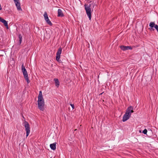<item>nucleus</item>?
<instances>
[{"mask_svg": "<svg viewBox=\"0 0 158 158\" xmlns=\"http://www.w3.org/2000/svg\"><path fill=\"white\" fill-rule=\"evenodd\" d=\"M138 46H136V47H138Z\"/></svg>", "mask_w": 158, "mask_h": 158, "instance_id": "obj_22", "label": "nucleus"}, {"mask_svg": "<svg viewBox=\"0 0 158 158\" xmlns=\"http://www.w3.org/2000/svg\"><path fill=\"white\" fill-rule=\"evenodd\" d=\"M103 93H102L100 94V95H102V94H103Z\"/></svg>", "mask_w": 158, "mask_h": 158, "instance_id": "obj_21", "label": "nucleus"}, {"mask_svg": "<svg viewBox=\"0 0 158 158\" xmlns=\"http://www.w3.org/2000/svg\"><path fill=\"white\" fill-rule=\"evenodd\" d=\"M46 22L49 25H52V23L50 21V20L48 19L46 20H45Z\"/></svg>", "mask_w": 158, "mask_h": 158, "instance_id": "obj_16", "label": "nucleus"}, {"mask_svg": "<svg viewBox=\"0 0 158 158\" xmlns=\"http://www.w3.org/2000/svg\"><path fill=\"white\" fill-rule=\"evenodd\" d=\"M18 37L19 39V45L21 44L22 43V35L21 34L18 33Z\"/></svg>", "mask_w": 158, "mask_h": 158, "instance_id": "obj_11", "label": "nucleus"}, {"mask_svg": "<svg viewBox=\"0 0 158 158\" xmlns=\"http://www.w3.org/2000/svg\"><path fill=\"white\" fill-rule=\"evenodd\" d=\"M54 80L56 86L57 87H59L60 85V82L59 80L57 78H54Z\"/></svg>", "mask_w": 158, "mask_h": 158, "instance_id": "obj_13", "label": "nucleus"}, {"mask_svg": "<svg viewBox=\"0 0 158 158\" xmlns=\"http://www.w3.org/2000/svg\"><path fill=\"white\" fill-rule=\"evenodd\" d=\"M15 2V3L16 2H17L19 1V0H13Z\"/></svg>", "mask_w": 158, "mask_h": 158, "instance_id": "obj_20", "label": "nucleus"}, {"mask_svg": "<svg viewBox=\"0 0 158 158\" xmlns=\"http://www.w3.org/2000/svg\"><path fill=\"white\" fill-rule=\"evenodd\" d=\"M44 16L45 20L48 19V17L47 13L46 12H44Z\"/></svg>", "mask_w": 158, "mask_h": 158, "instance_id": "obj_14", "label": "nucleus"}, {"mask_svg": "<svg viewBox=\"0 0 158 158\" xmlns=\"http://www.w3.org/2000/svg\"><path fill=\"white\" fill-rule=\"evenodd\" d=\"M72 107L73 108V109H74V105L73 104H70Z\"/></svg>", "mask_w": 158, "mask_h": 158, "instance_id": "obj_19", "label": "nucleus"}, {"mask_svg": "<svg viewBox=\"0 0 158 158\" xmlns=\"http://www.w3.org/2000/svg\"><path fill=\"white\" fill-rule=\"evenodd\" d=\"M17 9L18 10H22V9L20 7V4L19 1H18L17 2H16L15 3Z\"/></svg>", "mask_w": 158, "mask_h": 158, "instance_id": "obj_9", "label": "nucleus"}, {"mask_svg": "<svg viewBox=\"0 0 158 158\" xmlns=\"http://www.w3.org/2000/svg\"><path fill=\"white\" fill-rule=\"evenodd\" d=\"M56 143H55L50 144V147L52 150H54L56 149Z\"/></svg>", "mask_w": 158, "mask_h": 158, "instance_id": "obj_12", "label": "nucleus"}, {"mask_svg": "<svg viewBox=\"0 0 158 158\" xmlns=\"http://www.w3.org/2000/svg\"><path fill=\"white\" fill-rule=\"evenodd\" d=\"M24 127L26 132V137H27L30 132V125L29 123L27 121H25L24 123Z\"/></svg>", "mask_w": 158, "mask_h": 158, "instance_id": "obj_5", "label": "nucleus"}, {"mask_svg": "<svg viewBox=\"0 0 158 158\" xmlns=\"http://www.w3.org/2000/svg\"><path fill=\"white\" fill-rule=\"evenodd\" d=\"M133 108L132 106H130L127 109L125 114L123 118V121L124 122L129 119L131 116V114L134 112Z\"/></svg>", "mask_w": 158, "mask_h": 158, "instance_id": "obj_3", "label": "nucleus"}, {"mask_svg": "<svg viewBox=\"0 0 158 158\" xmlns=\"http://www.w3.org/2000/svg\"><path fill=\"white\" fill-rule=\"evenodd\" d=\"M155 23L154 22H151L149 24V26L152 28H153L155 26Z\"/></svg>", "mask_w": 158, "mask_h": 158, "instance_id": "obj_15", "label": "nucleus"}, {"mask_svg": "<svg viewBox=\"0 0 158 158\" xmlns=\"http://www.w3.org/2000/svg\"><path fill=\"white\" fill-rule=\"evenodd\" d=\"M64 15L62 10L60 9H58V17H63Z\"/></svg>", "mask_w": 158, "mask_h": 158, "instance_id": "obj_10", "label": "nucleus"}, {"mask_svg": "<svg viewBox=\"0 0 158 158\" xmlns=\"http://www.w3.org/2000/svg\"><path fill=\"white\" fill-rule=\"evenodd\" d=\"M120 48L123 51H126L128 50H132V48L131 46H125L122 45L120 46Z\"/></svg>", "mask_w": 158, "mask_h": 158, "instance_id": "obj_7", "label": "nucleus"}, {"mask_svg": "<svg viewBox=\"0 0 158 158\" xmlns=\"http://www.w3.org/2000/svg\"><path fill=\"white\" fill-rule=\"evenodd\" d=\"M0 21L3 23L5 26L6 27L7 29H9L6 20L0 17Z\"/></svg>", "mask_w": 158, "mask_h": 158, "instance_id": "obj_8", "label": "nucleus"}, {"mask_svg": "<svg viewBox=\"0 0 158 158\" xmlns=\"http://www.w3.org/2000/svg\"><path fill=\"white\" fill-rule=\"evenodd\" d=\"M51 158H52V157H51Z\"/></svg>", "mask_w": 158, "mask_h": 158, "instance_id": "obj_24", "label": "nucleus"}, {"mask_svg": "<svg viewBox=\"0 0 158 158\" xmlns=\"http://www.w3.org/2000/svg\"><path fill=\"white\" fill-rule=\"evenodd\" d=\"M157 32H158V30H157Z\"/></svg>", "mask_w": 158, "mask_h": 158, "instance_id": "obj_23", "label": "nucleus"}, {"mask_svg": "<svg viewBox=\"0 0 158 158\" xmlns=\"http://www.w3.org/2000/svg\"><path fill=\"white\" fill-rule=\"evenodd\" d=\"M22 70L23 72L24 78L27 81V84H29L30 82V80L28 77V75L26 69L24 66L23 64L22 65Z\"/></svg>", "mask_w": 158, "mask_h": 158, "instance_id": "obj_4", "label": "nucleus"}, {"mask_svg": "<svg viewBox=\"0 0 158 158\" xmlns=\"http://www.w3.org/2000/svg\"><path fill=\"white\" fill-rule=\"evenodd\" d=\"M38 108L40 110L43 111L44 110V102L42 92L41 91L39 92L38 97Z\"/></svg>", "mask_w": 158, "mask_h": 158, "instance_id": "obj_1", "label": "nucleus"}, {"mask_svg": "<svg viewBox=\"0 0 158 158\" xmlns=\"http://www.w3.org/2000/svg\"><path fill=\"white\" fill-rule=\"evenodd\" d=\"M154 27L156 29V30H158V26L157 25L155 24Z\"/></svg>", "mask_w": 158, "mask_h": 158, "instance_id": "obj_18", "label": "nucleus"}, {"mask_svg": "<svg viewBox=\"0 0 158 158\" xmlns=\"http://www.w3.org/2000/svg\"><path fill=\"white\" fill-rule=\"evenodd\" d=\"M62 51V48H60L57 51L56 53V60L58 62H59L60 60V54L61 53Z\"/></svg>", "mask_w": 158, "mask_h": 158, "instance_id": "obj_6", "label": "nucleus"}, {"mask_svg": "<svg viewBox=\"0 0 158 158\" xmlns=\"http://www.w3.org/2000/svg\"><path fill=\"white\" fill-rule=\"evenodd\" d=\"M95 6V4L92 2L91 4H85L84 5L85 9V10L87 16L89 17V19H91V10H93V8Z\"/></svg>", "mask_w": 158, "mask_h": 158, "instance_id": "obj_2", "label": "nucleus"}, {"mask_svg": "<svg viewBox=\"0 0 158 158\" xmlns=\"http://www.w3.org/2000/svg\"><path fill=\"white\" fill-rule=\"evenodd\" d=\"M147 130L146 129H145L143 131V133L144 134H147Z\"/></svg>", "mask_w": 158, "mask_h": 158, "instance_id": "obj_17", "label": "nucleus"}]
</instances>
